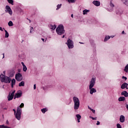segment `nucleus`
Masks as SVG:
<instances>
[{
    "mask_svg": "<svg viewBox=\"0 0 128 128\" xmlns=\"http://www.w3.org/2000/svg\"><path fill=\"white\" fill-rule=\"evenodd\" d=\"M126 90H128V86L126 87Z\"/></svg>",
    "mask_w": 128,
    "mask_h": 128,
    "instance_id": "obj_53",
    "label": "nucleus"
},
{
    "mask_svg": "<svg viewBox=\"0 0 128 128\" xmlns=\"http://www.w3.org/2000/svg\"><path fill=\"white\" fill-rule=\"evenodd\" d=\"M74 102V110H78L80 108V100L76 96L73 98Z\"/></svg>",
    "mask_w": 128,
    "mask_h": 128,
    "instance_id": "obj_5",
    "label": "nucleus"
},
{
    "mask_svg": "<svg viewBox=\"0 0 128 128\" xmlns=\"http://www.w3.org/2000/svg\"><path fill=\"white\" fill-rule=\"evenodd\" d=\"M124 120H125L124 116V115H121L120 118V122L122 123V122H124Z\"/></svg>",
    "mask_w": 128,
    "mask_h": 128,
    "instance_id": "obj_13",
    "label": "nucleus"
},
{
    "mask_svg": "<svg viewBox=\"0 0 128 128\" xmlns=\"http://www.w3.org/2000/svg\"><path fill=\"white\" fill-rule=\"evenodd\" d=\"M24 103H22L19 108H24Z\"/></svg>",
    "mask_w": 128,
    "mask_h": 128,
    "instance_id": "obj_35",
    "label": "nucleus"
},
{
    "mask_svg": "<svg viewBox=\"0 0 128 128\" xmlns=\"http://www.w3.org/2000/svg\"><path fill=\"white\" fill-rule=\"evenodd\" d=\"M3 74H4V76H6V71H4Z\"/></svg>",
    "mask_w": 128,
    "mask_h": 128,
    "instance_id": "obj_42",
    "label": "nucleus"
},
{
    "mask_svg": "<svg viewBox=\"0 0 128 128\" xmlns=\"http://www.w3.org/2000/svg\"><path fill=\"white\" fill-rule=\"evenodd\" d=\"M100 122H99V121H98V122H97V123H96V125H97V126H100Z\"/></svg>",
    "mask_w": 128,
    "mask_h": 128,
    "instance_id": "obj_40",
    "label": "nucleus"
},
{
    "mask_svg": "<svg viewBox=\"0 0 128 128\" xmlns=\"http://www.w3.org/2000/svg\"><path fill=\"white\" fill-rule=\"evenodd\" d=\"M49 28L51 29V30H56V25H52V24H50L49 26Z\"/></svg>",
    "mask_w": 128,
    "mask_h": 128,
    "instance_id": "obj_18",
    "label": "nucleus"
},
{
    "mask_svg": "<svg viewBox=\"0 0 128 128\" xmlns=\"http://www.w3.org/2000/svg\"><path fill=\"white\" fill-rule=\"evenodd\" d=\"M121 1L126 6H128V0H121Z\"/></svg>",
    "mask_w": 128,
    "mask_h": 128,
    "instance_id": "obj_17",
    "label": "nucleus"
},
{
    "mask_svg": "<svg viewBox=\"0 0 128 128\" xmlns=\"http://www.w3.org/2000/svg\"><path fill=\"white\" fill-rule=\"evenodd\" d=\"M126 108H127V110H128V104H126Z\"/></svg>",
    "mask_w": 128,
    "mask_h": 128,
    "instance_id": "obj_43",
    "label": "nucleus"
},
{
    "mask_svg": "<svg viewBox=\"0 0 128 128\" xmlns=\"http://www.w3.org/2000/svg\"><path fill=\"white\" fill-rule=\"evenodd\" d=\"M22 96V90H19L16 93L14 100H16V98H21V96Z\"/></svg>",
    "mask_w": 128,
    "mask_h": 128,
    "instance_id": "obj_7",
    "label": "nucleus"
},
{
    "mask_svg": "<svg viewBox=\"0 0 128 128\" xmlns=\"http://www.w3.org/2000/svg\"><path fill=\"white\" fill-rule=\"evenodd\" d=\"M8 26H14V23H12V21H10L8 22Z\"/></svg>",
    "mask_w": 128,
    "mask_h": 128,
    "instance_id": "obj_23",
    "label": "nucleus"
},
{
    "mask_svg": "<svg viewBox=\"0 0 128 128\" xmlns=\"http://www.w3.org/2000/svg\"><path fill=\"white\" fill-rule=\"evenodd\" d=\"M30 34H32V30H30Z\"/></svg>",
    "mask_w": 128,
    "mask_h": 128,
    "instance_id": "obj_54",
    "label": "nucleus"
},
{
    "mask_svg": "<svg viewBox=\"0 0 128 128\" xmlns=\"http://www.w3.org/2000/svg\"><path fill=\"white\" fill-rule=\"evenodd\" d=\"M68 2H71L72 4H74L76 2V0H67Z\"/></svg>",
    "mask_w": 128,
    "mask_h": 128,
    "instance_id": "obj_28",
    "label": "nucleus"
},
{
    "mask_svg": "<svg viewBox=\"0 0 128 128\" xmlns=\"http://www.w3.org/2000/svg\"><path fill=\"white\" fill-rule=\"evenodd\" d=\"M76 116L77 118V120H80V118H82V116H80V114H76Z\"/></svg>",
    "mask_w": 128,
    "mask_h": 128,
    "instance_id": "obj_29",
    "label": "nucleus"
},
{
    "mask_svg": "<svg viewBox=\"0 0 128 128\" xmlns=\"http://www.w3.org/2000/svg\"><path fill=\"white\" fill-rule=\"evenodd\" d=\"M34 30V28L33 27H32L31 28H30V30Z\"/></svg>",
    "mask_w": 128,
    "mask_h": 128,
    "instance_id": "obj_49",
    "label": "nucleus"
},
{
    "mask_svg": "<svg viewBox=\"0 0 128 128\" xmlns=\"http://www.w3.org/2000/svg\"><path fill=\"white\" fill-rule=\"evenodd\" d=\"M111 12H112V10H111Z\"/></svg>",
    "mask_w": 128,
    "mask_h": 128,
    "instance_id": "obj_58",
    "label": "nucleus"
},
{
    "mask_svg": "<svg viewBox=\"0 0 128 128\" xmlns=\"http://www.w3.org/2000/svg\"><path fill=\"white\" fill-rule=\"evenodd\" d=\"M13 112H14V114L15 115L16 118L18 120H20L22 116V108H20V106H18L17 108L16 112L15 109H13Z\"/></svg>",
    "mask_w": 128,
    "mask_h": 128,
    "instance_id": "obj_3",
    "label": "nucleus"
},
{
    "mask_svg": "<svg viewBox=\"0 0 128 128\" xmlns=\"http://www.w3.org/2000/svg\"><path fill=\"white\" fill-rule=\"evenodd\" d=\"M43 90H44V87H43Z\"/></svg>",
    "mask_w": 128,
    "mask_h": 128,
    "instance_id": "obj_57",
    "label": "nucleus"
},
{
    "mask_svg": "<svg viewBox=\"0 0 128 128\" xmlns=\"http://www.w3.org/2000/svg\"><path fill=\"white\" fill-rule=\"evenodd\" d=\"M110 38V36H106V37L104 38V42H106V40H108Z\"/></svg>",
    "mask_w": 128,
    "mask_h": 128,
    "instance_id": "obj_30",
    "label": "nucleus"
},
{
    "mask_svg": "<svg viewBox=\"0 0 128 128\" xmlns=\"http://www.w3.org/2000/svg\"><path fill=\"white\" fill-rule=\"evenodd\" d=\"M124 70L126 72H128V64H127L126 65V66H125Z\"/></svg>",
    "mask_w": 128,
    "mask_h": 128,
    "instance_id": "obj_26",
    "label": "nucleus"
},
{
    "mask_svg": "<svg viewBox=\"0 0 128 128\" xmlns=\"http://www.w3.org/2000/svg\"><path fill=\"white\" fill-rule=\"evenodd\" d=\"M2 88H4V86H2Z\"/></svg>",
    "mask_w": 128,
    "mask_h": 128,
    "instance_id": "obj_60",
    "label": "nucleus"
},
{
    "mask_svg": "<svg viewBox=\"0 0 128 128\" xmlns=\"http://www.w3.org/2000/svg\"><path fill=\"white\" fill-rule=\"evenodd\" d=\"M68 48H74V42L70 39L68 38L66 42Z\"/></svg>",
    "mask_w": 128,
    "mask_h": 128,
    "instance_id": "obj_6",
    "label": "nucleus"
},
{
    "mask_svg": "<svg viewBox=\"0 0 128 128\" xmlns=\"http://www.w3.org/2000/svg\"><path fill=\"white\" fill-rule=\"evenodd\" d=\"M56 32L58 36H62L64 34L65 32L64 28V25L60 24L58 28H56Z\"/></svg>",
    "mask_w": 128,
    "mask_h": 128,
    "instance_id": "obj_4",
    "label": "nucleus"
},
{
    "mask_svg": "<svg viewBox=\"0 0 128 128\" xmlns=\"http://www.w3.org/2000/svg\"><path fill=\"white\" fill-rule=\"evenodd\" d=\"M14 94H16V90H14L12 94L10 92L8 94V100H12L14 96Z\"/></svg>",
    "mask_w": 128,
    "mask_h": 128,
    "instance_id": "obj_9",
    "label": "nucleus"
},
{
    "mask_svg": "<svg viewBox=\"0 0 128 128\" xmlns=\"http://www.w3.org/2000/svg\"><path fill=\"white\" fill-rule=\"evenodd\" d=\"M14 84H16V79L13 78L12 80H11V87L12 88H14Z\"/></svg>",
    "mask_w": 128,
    "mask_h": 128,
    "instance_id": "obj_15",
    "label": "nucleus"
},
{
    "mask_svg": "<svg viewBox=\"0 0 128 128\" xmlns=\"http://www.w3.org/2000/svg\"><path fill=\"white\" fill-rule=\"evenodd\" d=\"M121 94L122 96H125V98H128V92L126 91H123L122 92Z\"/></svg>",
    "mask_w": 128,
    "mask_h": 128,
    "instance_id": "obj_14",
    "label": "nucleus"
},
{
    "mask_svg": "<svg viewBox=\"0 0 128 128\" xmlns=\"http://www.w3.org/2000/svg\"><path fill=\"white\" fill-rule=\"evenodd\" d=\"M0 128H10L8 126H6L4 125H0Z\"/></svg>",
    "mask_w": 128,
    "mask_h": 128,
    "instance_id": "obj_27",
    "label": "nucleus"
},
{
    "mask_svg": "<svg viewBox=\"0 0 128 128\" xmlns=\"http://www.w3.org/2000/svg\"><path fill=\"white\" fill-rule=\"evenodd\" d=\"M0 80L1 82H4L5 84H10L12 82V78L8 76L1 74L0 76Z\"/></svg>",
    "mask_w": 128,
    "mask_h": 128,
    "instance_id": "obj_2",
    "label": "nucleus"
},
{
    "mask_svg": "<svg viewBox=\"0 0 128 128\" xmlns=\"http://www.w3.org/2000/svg\"><path fill=\"white\" fill-rule=\"evenodd\" d=\"M42 42H44V38H42Z\"/></svg>",
    "mask_w": 128,
    "mask_h": 128,
    "instance_id": "obj_48",
    "label": "nucleus"
},
{
    "mask_svg": "<svg viewBox=\"0 0 128 128\" xmlns=\"http://www.w3.org/2000/svg\"><path fill=\"white\" fill-rule=\"evenodd\" d=\"M0 30H1V32H4V30H2V28L0 27Z\"/></svg>",
    "mask_w": 128,
    "mask_h": 128,
    "instance_id": "obj_41",
    "label": "nucleus"
},
{
    "mask_svg": "<svg viewBox=\"0 0 128 128\" xmlns=\"http://www.w3.org/2000/svg\"><path fill=\"white\" fill-rule=\"evenodd\" d=\"M118 100V102H124V100H126V98L124 96L120 97Z\"/></svg>",
    "mask_w": 128,
    "mask_h": 128,
    "instance_id": "obj_16",
    "label": "nucleus"
},
{
    "mask_svg": "<svg viewBox=\"0 0 128 128\" xmlns=\"http://www.w3.org/2000/svg\"><path fill=\"white\" fill-rule=\"evenodd\" d=\"M6 124H8V120H6Z\"/></svg>",
    "mask_w": 128,
    "mask_h": 128,
    "instance_id": "obj_45",
    "label": "nucleus"
},
{
    "mask_svg": "<svg viewBox=\"0 0 128 128\" xmlns=\"http://www.w3.org/2000/svg\"><path fill=\"white\" fill-rule=\"evenodd\" d=\"M80 44H84V43H82V42H80Z\"/></svg>",
    "mask_w": 128,
    "mask_h": 128,
    "instance_id": "obj_59",
    "label": "nucleus"
},
{
    "mask_svg": "<svg viewBox=\"0 0 128 128\" xmlns=\"http://www.w3.org/2000/svg\"><path fill=\"white\" fill-rule=\"evenodd\" d=\"M6 12H8L10 16H12V8H10V7L8 6H6Z\"/></svg>",
    "mask_w": 128,
    "mask_h": 128,
    "instance_id": "obj_10",
    "label": "nucleus"
},
{
    "mask_svg": "<svg viewBox=\"0 0 128 128\" xmlns=\"http://www.w3.org/2000/svg\"><path fill=\"white\" fill-rule=\"evenodd\" d=\"M22 75L20 73H18L16 74L15 78L17 82H22Z\"/></svg>",
    "mask_w": 128,
    "mask_h": 128,
    "instance_id": "obj_8",
    "label": "nucleus"
},
{
    "mask_svg": "<svg viewBox=\"0 0 128 128\" xmlns=\"http://www.w3.org/2000/svg\"><path fill=\"white\" fill-rule=\"evenodd\" d=\"M122 34H124V31H122Z\"/></svg>",
    "mask_w": 128,
    "mask_h": 128,
    "instance_id": "obj_47",
    "label": "nucleus"
},
{
    "mask_svg": "<svg viewBox=\"0 0 128 128\" xmlns=\"http://www.w3.org/2000/svg\"><path fill=\"white\" fill-rule=\"evenodd\" d=\"M60 8H62V4L57 5V8L56 9V10H60Z\"/></svg>",
    "mask_w": 128,
    "mask_h": 128,
    "instance_id": "obj_31",
    "label": "nucleus"
},
{
    "mask_svg": "<svg viewBox=\"0 0 128 128\" xmlns=\"http://www.w3.org/2000/svg\"><path fill=\"white\" fill-rule=\"evenodd\" d=\"M29 22H31V21H30V20H29Z\"/></svg>",
    "mask_w": 128,
    "mask_h": 128,
    "instance_id": "obj_55",
    "label": "nucleus"
},
{
    "mask_svg": "<svg viewBox=\"0 0 128 128\" xmlns=\"http://www.w3.org/2000/svg\"><path fill=\"white\" fill-rule=\"evenodd\" d=\"M128 84L126 82L123 83L121 86V88L122 90H124L126 86H128Z\"/></svg>",
    "mask_w": 128,
    "mask_h": 128,
    "instance_id": "obj_12",
    "label": "nucleus"
},
{
    "mask_svg": "<svg viewBox=\"0 0 128 128\" xmlns=\"http://www.w3.org/2000/svg\"><path fill=\"white\" fill-rule=\"evenodd\" d=\"M34 90H36V84L34 85Z\"/></svg>",
    "mask_w": 128,
    "mask_h": 128,
    "instance_id": "obj_39",
    "label": "nucleus"
},
{
    "mask_svg": "<svg viewBox=\"0 0 128 128\" xmlns=\"http://www.w3.org/2000/svg\"><path fill=\"white\" fill-rule=\"evenodd\" d=\"M86 12H90V10L86 9L83 10V14H86Z\"/></svg>",
    "mask_w": 128,
    "mask_h": 128,
    "instance_id": "obj_22",
    "label": "nucleus"
},
{
    "mask_svg": "<svg viewBox=\"0 0 128 128\" xmlns=\"http://www.w3.org/2000/svg\"><path fill=\"white\" fill-rule=\"evenodd\" d=\"M122 78H124L125 80H128V78L124 76H122Z\"/></svg>",
    "mask_w": 128,
    "mask_h": 128,
    "instance_id": "obj_37",
    "label": "nucleus"
},
{
    "mask_svg": "<svg viewBox=\"0 0 128 128\" xmlns=\"http://www.w3.org/2000/svg\"><path fill=\"white\" fill-rule=\"evenodd\" d=\"M96 84V78H92L90 82L89 90H90V94H92L94 92H96V90L94 88H92Z\"/></svg>",
    "mask_w": 128,
    "mask_h": 128,
    "instance_id": "obj_1",
    "label": "nucleus"
},
{
    "mask_svg": "<svg viewBox=\"0 0 128 128\" xmlns=\"http://www.w3.org/2000/svg\"><path fill=\"white\" fill-rule=\"evenodd\" d=\"M88 108L89 110H90L92 112L93 114H96V110L90 107L89 106H88Z\"/></svg>",
    "mask_w": 128,
    "mask_h": 128,
    "instance_id": "obj_25",
    "label": "nucleus"
},
{
    "mask_svg": "<svg viewBox=\"0 0 128 128\" xmlns=\"http://www.w3.org/2000/svg\"><path fill=\"white\" fill-rule=\"evenodd\" d=\"M3 30H4L6 34H5V38H8L9 36V34H8V31L6 30H4V28H3Z\"/></svg>",
    "mask_w": 128,
    "mask_h": 128,
    "instance_id": "obj_20",
    "label": "nucleus"
},
{
    "mask_svg": "<svg viewBox=\"0 0 128 128\" xmlns=\"http://www.w3.org/2000/svg\"><path fill=\"white\" fill-rule=\"evenodd\" d=\"M92 4H94L96 6H100V2L99 1L94 0L93 1Z\"/></svg>",
    "mask_w": 128,
    "mask_h": 128,
    "instance_id": "obj_11",
    "label": "nucleus"
},
{
    "mask_svg": "<svg viewBox=\"0 0 128 128\" xmlns=\"http://www.w3.org/2000/svg\"><path fill=\"white\" fill-rule=\"evenodd\" d=\"M90 118L93 120H96V118H94V117H92V116H90Z\"/></svg>",
    "mask_w": 128,
    "mask_h": 128,
    "instance_id": "obj_36",
    "label": "nucleus"
},
{
    "mask_svg": "<svg viewBox=\"0 0 128 128\" xmlns=\"http://www.w3.org/2000/svg\"><path fill=\"white\" fill-rule=\"evenodd\" d=\"M18 86H24V81H22L19 83Z\"/></svg>",
    "mask_w": 128,
    "mask_h": 128,
    "instance_id": "obj_19",
    "label": "nucleus"
},
{
    "mask_svg": "<svg viewBox=\"0 0 128 128\" xmlns=\"http://www.w3.org/2000/svg\"><path fill=\"white\" fill-rule=\"evenodd\" d=\"M42 112L44 114L46 112H48V109L46 108H44L41 110Z\"/></svg>",
    "mask_w": 128,
    "mask_h": 128,
    "instance_id": "obj_24",
    "label": "nucleus"
},
{
    "mask_svg": "<svg viewBox=\"0 0 128 128\" xmlns=\"http://www.w3.org/2000/svg\"><path fill=\"white\" fill-rule=\"evenodd\" d=\"M28 68H26V66H23V70L24 72H26Z\"/></svg>",
    "mask_w": 128,
    "mask_h": 128,
    "instance_id": "obj_32",
    "label": "nucleus"
},
{
    "mask_svg": "<svg viewBox=\"0 0 128 128\" xmlns=\"http://www.w3.org/2000/svg\"><path fill=\"white\" fill-rule=\"evenodd\" d=\"M110 6H111V8H114V4H112V1H110Z\"/></svg>",
    "mask_w": 128,
    "mask_h": 128,
    "instance_id": "obj_33",
    "label": "nucleus"
},
{
    "mask_svg": "<svg viewBox=\"0 0 128 128\" xmlns=\"http://www.w3.org/2000/svg\"><path fill=\"white\" fill-rule=\"evenodd\" d=\"M80 119H78V122H80Z\"/></svg>",
    "mask_w": 128,
    "mask_h": 128,
    "instance_id": "obj_44",
    "label": "nucleus"
},
{
    "mask_svg": "<svg viewBox=\"0 0 128 128\" xmlns=\"http://www.w3.org/2000/svg\"><path fill=\"white\" fill-rule=\"evenodd\" d=\"M18 72H20V69H18Z\"/></svg>",
    "mask_w": 128,
    "mask_h": 128,
    "instance_id": "obj_51",
    "label": "nucleus"
},
{
    "mask_svg": "<svg viewBox=\"0 0 128 128\" xmlns=\"http://www.w3.org/2000/svg\"><path fill=\"white\" fill-rule=\"evenodd\" d=\"M21 64H22V66H26V65L24 64V62H22Z\"/></svg>",
    "mask_w": 128,
    "mask_h": 128,
    "instance_id": "obj_38",
    "label": "nucleus"
},
{
    "mask_svg": "<svg viewBox=\"0 0 128 128\" xmlns=\"http://www.w3.org/2000/svg\"><path fill=\"white\" fill-rule=\"evenodd\" d=\"M2 54H3L2 58H4V53Z\"/></svg>",
    "mask_w": 128,
    "mask_h": 128,
    "instance_id": "obj_46",
    "label": "nucleus"
},
{
    "mask_svg": "<svg viewBox=\"0 0 128 128\" xmlns=\"http://www.w3.org/2000/svg\"><path fill=\"white\" fill-rule=\"evenodd\" d=\"M4 110H6V108H4Z\"/></svg>",
    "mask_w": 128,
    "mask_h": 128,
    "instance_id": "obj_56",
    "label": "nucleus"
},
{
    "mask_svg": "<svg viewBox=\"0 0 128 128\" xmlns=\"http://www.w3.org/2000/svg\"><path fill=\"white\" fill-rule=\"evenodd\" d=\"M116 126L117 128H122V126L120 124H117Z\"/></svg>",
    "mask_w": 128,
    "mask_h": 128,
    "instance_id": "obj_34",
    "label": "nucleus"
},
{
    "mask_svg": "<svg viewBox=\"0 0 128 128\" xmlns=\"http://www.w3.org/2000/svg\"><path fill=\"white\" fill-rule=\"evenodd\" d=\"M64 36H64V35H63L62 36V38H64Z\"/></svg>",
    "mask_w": 128,
    "mask_h": 128,
    "instance_id": "obj_52",
    "label": "nucleus"
},
{
    "mask_svg": "<svg viewBox=\"0 0 128 128\" xmlns=\"http://www.w3.org/2000/svg\"><path fill=\"white\" fill-rule=\"evenodd\" d=\"M8 4H10L12 6H14V0H7Z\"/></svg>",
    "mask_w": 128,
    "mask_h": 128,
    "instance_id": "obj_21",
    "label": "nucleus"
},
{
    "mask_svg": "<svg viewBox=\"0 0 128 128\" xmlns=\"http://www.w3.org/2000/svg\"><path fill=\"white\" fill-rule=\"evenodd\" d=\"M71 17H72V18H74V14H71Z\"/></svg>",
    "mask_w": 128,
    "mask_h": 128,
    "instance_id": "obj_50",
    "label": "nucleus"
}]
</instances>
